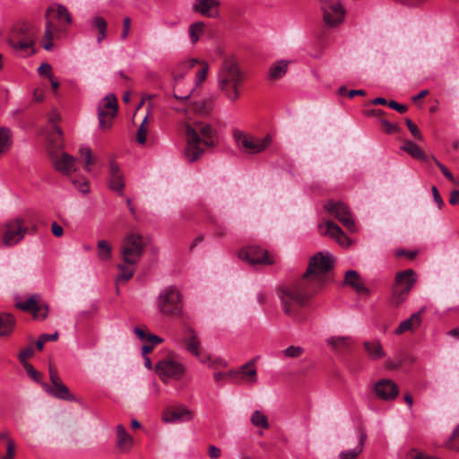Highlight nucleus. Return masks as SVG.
Returning <instances> with one entry per match:
<instances>
[{
    "mask_svg": "<svg viewBox=\"0 0 459 459\" xmlns=\"http://www.w3.org/2000/svg\"><path fill=\"white\" fill-rule=\"evenodd\" d=\"M159 312L168 317L179 318L183 316L184 296L175 285L163 288L157 297Z\"/></svg>",
    "mask_w": 459,
    "mask_h": 459,
    "instance_id": "obj_5",
    "label": "nucleus"
},
{
    "mask_svg": "<svg viewBox=\"0 0 459 459\" xmlns=\"http://www.w3.org/2000/svg\"><path fill=\"white\" fill-rule=\"evenodd\" d=\"M383 131L387 134H394L400 131L398 124H393L386 119L380 120Z\"/></svg>",
    "mask_w": 459,
    "mask_h": 459,
    "instance_id": "obj_52",
    "label": "nucleus"
},
{
    "mask_svg": "<svg viewBox=\"0 0 459 459\" xmlns=\"http://www.w3.org/2000/svg\"><path fill=\"white\" fill-rule=\"evenodd\" d=\"M48 371L52 386L47 383H42L41 386L43 390L57 399L74 401V396L70 393L69 388L61 380L56 368L50 364Z\"/></svg>",
    "mask_w": 459,
    "mask_h": 459,
    "instance_id": "obj_9",
    "label": "nucleus"
},
{
    "mask_svg": "<svg viewBox=\"0 0 459 459\" xmlns=\"http://www.w3.org/2000/svg\"><path fill=\"white\" fill-rule=\"evenodd\" d=\"M333 266V259L331 255L319 252L309 259L307 271L302 274L301 278L309 282L318 291L328 281V273Z\"/></svg>",
    "mask_w": 459,
    "mask_h": 459,
    "instance_id": "obj_4",
    "label": "nucleus"
},
{
    "mask_svg": "<svg viewBox=\"0 0 459 459\" xmlns=\"http://www.w3.org/2000/svg\"><path fill=\"white\" fill-rule=\"evenodd\" d=\"M327 343L337 351H344L352 344L351 337H331L327 339Z\"/></svg>",
    "mask_w": 459,
    "mask_h": 459,
    "instance_id": "obj_37",
    "label": "nucleus"
},
{
    "mask_svg": "<svg viewBox=\"0 0 459 459\" xmlns=\"http://www.w3.org/2000/svg\"><path fill=\"white\" fill-rule=\"evenodd\" d=\"M219 6L220 2L218 0H195L193 9L204 16L217 18L219 16Z\"/></svg>",
    "mask_w": 459,
    "mask_h": 459,
    "instance_id": "obj_22",
    "label": "nucleus"
},
{
    "mask_svg": "<svg viewBox=\"0 0 459 459\" xmlns=\"http://www.w3.org/2000/svg\"><path fill=\"white\" fill-rule=\"evenodd\" d=\"M244 79V73L234 57L222 62L217 75L218 86L230 101L235 102L239 98Z\"/></svg>",
    "mask_w": 459,
    "mask_h": 459,
    "instance_id": "obj_2",
    "label": "nucleus"
},
{
    "mask_svg": "<svg viewBox=\"0 0 459 459\" xmlns=\"http://www.w3.org/2000/svg\"><path fill=\"white\" fill-rule=\"evenodd\" d=\"M34 354V350L32 346H28L26 348H23L21 350V351L18 354V359L21 362V364L25 367V365H30L28 362V359L31 358Z\"/></svg>",
    "mask_w": 459,
    "mask_h": 459,
    "instance_id": "obj_47",
    "label": "nucleus"
},
{
    "mask_svg": "<svg viewBox=\"0 0 459 459\" xmlns=\"http://www.w3.org/2000/svg\"><path fill=\"white\" fill-rule=\"evenodd\" d=\"M251 422L255 427L269 429L270 425L267 417L261 411H255L251 415Z\"/></svg>",
    "mask_w": 459,
    "mask_h": 459,
    "instance_id": "obj_44",
    "label": "nucleus"
},
{
    "mask_svg": "<svg viewBox=\"0 0 459 459\" xmlns=\"http://www.w3.org/2000/svg\"><path fill=\"white\" fill-rule=\"evenodd\" d=\"M304 352V349L300 346H289L284 351H282V353L285 357L288 358H299L301 356Z\"/></svg>",
    "mask_w": 459,
    "mask_h": 459,
    "instance_id": "obj_51",
    "label": "nucleus"
},
{
    "mask_svg": "<svg viewBox=\"0 0 459 459\" xmlns=\"http://www.w3.org/2000/svg\"><path fill=\"white\" fill-rule=\"evenodd\" d=\"M186 336L181 340L185 349L194 357H200L201 341L196 332L192 327L185 330Z\"/></svg>",
    "mask_w": 459,
    "mask_h": 459,
    "instance_id": "obj_21",
    "label": "nucleus"
},
{
    "mask_svg": "<svg viewBox=\"0 0 459 459\" xmlns=\"http://www.w3.org/2000/svg\"><path fill=\"white\" fill-rule=\"evenodd\" d=\"M238 146L248 153H259L263 152L270 143V136L263 139L253 136L239 134L236 136Z\"/></svg>",
    "mask_w": 459,
    "mask_h": 459,
    "instance_id": "obj_17",
    "label": "nucleus"
},
{
    "mask_svg": "<svg viewBox=\"0 0 459 459\" xmlns=\"http://www.w3.org/2000/svg\"><path fill=\"white\" fill-rule=\"evenodd\" d=\"M402 150L409 153L414 159H417L424 162L428 161V157L426 156L424 152L415 143L410 140H406L403 142Z\"/></svg>",
    "mask_w": 459,
    "mask_h": 459,
    "instance_id": "obj_32",
    "label": "nucleus"
},
{
    "mask_svg": "<svg viewBox=\"0 0 459 459\" xmlns=\"http://www.w3.org/2000/svg\"><path fill=\"white\" fill-rule=\"evenodd\" d=\"M405 123L412 136L421 141L423 139V136L419 128L417 127V126L409 118L405 119Z\"/></svg>",
    "mask_w": 459,
    "mask_h": 459,
    "instance_id": "obj_57",
    "label": "nucleus"
},
{
    "mask_svg": "<svg viewBox=\"0 0 459 459\" xmlns=\"http://www.w3.org/2000/svg\"><path fill=\"white\" fill-rule=\"evenodd\" d=\"M117 100L115 94H108L103 99V106L98 108L99 123L101 129H108L117 112Z\"/></svg>",
    "mask_w": 459,
    "mask_h": 459,
    "instance_id": "obj_13",
    "label": "nucleus"
},
{
    "mask_svg": "<svg viewBox=\"0 0 459 459\" xmlns=\"http://www.w3.org/2000/svg\"><path fill=\"white\" fill-rule=\"evenodd\" d=\"M325 209L334 216L350 231L356 230V225L351 216L348 207L342 202L328 201L325 204Z\"/></svg>",
    "mask_w": 459,
    "mask_h": 459,
    "instance_id": "obj_14",
    "label": "nucleus"
},
{
    "mask_svg": "<svg viewBox=\"0 0 459 459\" xmlns=\"http://www.w3.org/2000/svg\"><path fill=\"white\" fill-rule=\"evenodd\" d=\"M199 63L198 59L191 58L181 62L173 72L174 80H183L184 74Z\"/></svg>",
    "mask_w": 459,
    "mask_h": 459,
    "instance_id": "obj_36",
    "label": "nucleus"
},
{
    "mask_svg": "<svg viewBox=\"0 0 459 459\" xmlns=\"http://www.w3.org/2000/svg\"><path fill=\"white\" fill-rule=\"evenodd\" d=\"M108 184L111 190L122 195L125 181L120 169L115 161H110L109 163Z\"/></svg>",
    "mask_w": 459,
    "mask_h": 459,
    "instance_id": "obj_20",
    "label": "nucleus"
},
{
    "mask_svg": "<svg viewBox=\"0 0 459 459\" xmlns=\"http://www.w3.org/2000/svg\"><path fill=\"white\" fill-rule=\"evenodd\" d=\"M319 230L322 235H327L335 238L341 245H344L345 241L348 240L342 229L331 221L319 224Z\"/></svg>",
    "mask_w": 459,
    "mask_h": 459,
    "instance_id": "obj_23",
    "label": "nucleus"
},
{
    "mask_svg": "<svg viewBox=\"0 0 459 459\" xmlns=\"http://www.w3.org/2000/svg\"><path fill=\"white\" fill-rule=\"evenodd\" d=\"M134 439L123 425L117 426V448L119 453H127L133 446Z\"/></svg>",
    "mask_w": 459,
    "mask_h": 459,
    "instance_id": "obj_24",
    "label": "nucleus"
},
{
    "mask_svg": "<svg viewBox=\"0 0 459 459\" xmlns=\"http://www.w3.org/2000/svg\"><path fill=\"white\" fill-rule=\"evenodd\" d=\"M15 318L12 314L0 313V338L10 336L15 326Z\"/></svg>",
    "mask_w": 459,
    "mask_h": 459,
    "instance_id": "obj_29",
    "label": "nucleus"
},
{
    "mask_svg": "<svg viewBox=\"0 0 459 459\" xmlns=\"http://www.w3.org/2000/svg\"><path fill=\"white\" fill-rule=\"evenodd\" d=\"M50 159L54 168L65 176L76 171V159L66 152H50Z\"/></svg>",
    "mask_w": 459,
    "mask_h": 459,
    "instance_id": "obj_16",
    "label": "nucleus"
},
{
    "mask_svg": "<svg viewBox=\"0 0 459 459\" xmlns=\"http://www.w3.org/2000/svg\"><path fill=\"white\" fill-rule=\"evenodd\" d=\"M143 247L142 236L134 233L126 235L120 247L123 262L129 265L137 264L143 255Z\"/></svg>",
    "mask_w": 459,
    "mask_h": 459,
    "instance_id": "obj_7",
    "label": "nucleus"
},
{
    "mask_svg": "<svg viewBox=\"0 0 459 459\" xmlns=\"http://www.w3.org/2000/svg\"><path fill=\"white\" fill-rule=\"evenodd\" d=\"M98 256L102 261H108L111 259V246L106 240H100L97 243Z\"/></svg>",
    "mask_w": 459,
    "mask_h": 459,
    "instance_id": "obj_43",
    "label": "nucleus"
},
{
    "mask_svg": "<svg viewBox=\"0 0 459 459\" xmlns=\"http://www.w3.org/2000/svg\"><path fill=\"white\" fill-rule=\"evenodd\" d=\"M199 361L203 364H206L210 367H214L216 364L222 365L223 361L220 359H212V356L209 353H202L200 351V357H196Z\"/></svg>",
    "mask_w": 459,
    "mask_h": 459,
    "instance_id": "obj_50",
    "label": "nucleus"
},
{
    "mask_svg": "<svg viewBox=\"0 0 459 459\" xmlns=\"http://www.w3.org/2000/svg\"><path fill=\"white\" fill-rule=\"evenodd\" d=\"M29 229L25 225L22 218H13L5 221L0 227L3 245L13 247L18 244L28 232Z\"/></svg>",
    "mask_w": 459,
    "mask_h": 459,
    "instance_id": "obj_8",
    "label": "nucleus"
},
{
    "mask_svg": "<svg viewBox=\"0 0 459 459\" xmlns=\"http://www.w3.org/2000/svg\"><path fill=\"white\" fill-rule=\"evenodd\" d=\"M39 304V296L35 294L24 301L17 302L15 306L17 308L22 311L30 312L32 315L33 311L36 310Z\"/></svg>",
    "mask_w": 459,
    "mask_h": 459,
    "instance_id": "obj_39",
    "label": "nucleus"
},
{
    "mask_svg": "<svg viewBox=\"0 0 459 459\" xmlns=\"http://www.w3.org/2000/svg\"><path fill=\"white\" fill-rule=\"evenodd\" d=\"M432 160L435 161L436 165L439 168L444 176L450 181L455 182V178L452 173L448 170V169L439 162L435 157H432Z\"/></svg>",
    "mask_w": 459,
    "mask_h": 459,
    "instance_id": "obj_59",
    "label": "nucleus"
},
{
    "mask_svg": "<svg viewBox=\"0 0 459 459\" xmlns=\"http://www.w3.org/2000/svg\"><path fill=\"white\" fill-rule=\"evenodd\" d=\"M56 17L59 20H64L66 23H71L72 19L68 10L63 6L58 5L56 8Z\"/></svg>",
    "mask_w": 459,
    "mask_h": 459,
    "instance_id": "obj_56",
    "label": "nucleus"
},
{
    "mask_svg": "<svg viewBox=\"0 0 459 459\" xmlns=\"http://www.w3.org/2000/svg\"><path fill=\"white\" fill-rule=\"evenodd\" d=\"M424 308L420 311L413 313L408 319L403 321L395 329V334H402L407 331H413L417 329L421 324V314Z\"/></svg>",
    "mask_w": 459,
    "mask_h": 459,
    "instance_id": "obj_25",
    "label": "nucleus"
},
{
    "mask_svg": "<svg viewBox=\"0 0 459 459\" xmlns=\"http://www.w3.org/2000/svg\"><path fill=\"white\" fill-rule=\"evenodd\" d=\"M316 292L317 290L301 277L277 288V295L281 300L283 313L299 323L306 320V316L302 311L303 307L309 304L311 298Z\"/></svg>",
    "mask_w": 459,
    "mask_h": 459,
    "instance_id": "obj_1",
    "label": "nucleus"
},
{
    "mask_svg": "<svg viewBox=\"0 0 459 459\" xmlns=\"http://www.w3.org/2000/svg\"><path fill=\"white\" fill-rule=\"evenodd\" d=\"M389 108L396 110L400 114H403L408 110V107L406 105L400 104L394 100L388 101Z\"/></svg>",
    "mask_w": 459,
    "mask_h": 459,
    "instance_id": "obj_62",
    "label": "nucleus"
},
{
    "mask_svg": "<svg viewBox=\"0 0 459 459\" xmlns=\"http://www.w3.org/2000/svg\"><path fill=\"white\" fill-rule=\"evenodd\" d=\"M345 283L351 285L358 293L368 294V290L363 284L359 273L350 270L345 273Z\"/></svg>",
    "mask_w": 459,
    "mask_h": 459,
    "instance_id": "obj_30",
    "label": "nucleus"
},
{
    "mask_svg": "<svg viewBox=\"0 0 459 459\" xmlns=\"http://www.w3.org/2000/svg\"><path fill=\"white\" fill-rule=\"evenodd\" d=\"M40 75L48 76V78L52 77V67L48 63H43L38 69Z\"/></svg>",
    "mask_w": 459,
    "mask_h": 459,
    "instance_id": "obj_61",
    "label": "nucleus"
},
{
    "mask_svg": "<svg viewBox=\"0 0 459 459\" xmlns=\"http://www.w3.org/2000/svg\"><path fill=\"white\" fill-rule=\"evenodd\" d=\"M359 444L353 449L342 451L340 454L341 459H356L363 451L364 444L367 440V434L362 428L358 429Z\"/></svg>",
    "mask_w": 459,
    "mask_h": 459,
    "instance_id": "obj_26",
    "label": "nucleus"
},
{
    "mask_svg": "<svg viewBox=\"0 0 459 459\" xmlns=\"http://www.w3.org/2000/svg\"><path fill=\"white\" fill-rule=\"evenodd\" d=\"M131 27V19L129 17H125L123 20V29L121 32V39L123 40L126 39L130 33Z\"/></svg>",
    "mask_w": 459,
    "mask_h": 459,
    "instance_id": "obj_60",
    "label": "nucleus"
},
{
    "mask_svg": "<svg viewBox=\"0 0 459 459\" xmlns=\"http://www.w3.org/2000/svg\"><path fill=\"white\" fill-rule=\"evenodd\" d=\"M28 374V376L32 379L34 380L35 382L39 383V384H42L43 382H41L42 380V374L40 372H39L38 370H36L33 366L31 364L30 365H25V367H23Z\"/></svg>",
    "mask_w": 459,
    "mask_h": 459,
    "instance_id": "obj_54",
    "label": "nucleus"
},
{
    "mask_svg": "<svg viewBox=\"0 0 459 459\" xmlns=\"http://www.w3.org/2000/svg\"><path fill=\"white\" fill-rule=\"evenodd\" d=\"M236 372L237 374L235 375V377L239 375L241 376L242 379H244L247 383L254 384L257 380L256 369L255 368L254 361H249L244 364L243 366H241L240 370Z\"/></svg>",
    "mask_w": 459,
    "mask_h": 459,
    "instance_id": "obj_31",
    "label": "nucleus"
},
{
    "mask_svg": "<svg viewBox=\"0 0 459 459\" xmlns=\"http://www.w3.org/2000/svg\"><path fill=\"white\" fill-rule=\"evenodd\" d=\"M372 391L378 399L392 401L398 395L399 387L393 380L384 378L373 385Z\"/></svg>",
    "mask_w": 459,
    "mask_h": 459,
    "instance_id": "obj_18",
    "label": "nucleus"
},
{
    "mask_svg": "<svg viewBox=\"0 0 459 459\" xmlns=\"http://www.w3.org/2000/svg\"><path fill=\"white\" fill-rule=\"evenodd\" d=\"M155 370L163 383H166L169 379H181L186 373V367L178 360L166 358L156 364Z\"/></svg>",
    "mask_w": 459,
    "mask_h": 459,
    "instance_id": "obj_10",
    "label": "nucleus"
},
{
    "mask_svg": "<svg viewBox=\"0 0 459 459\" xmlns=\"http://www.w3.org/2000/svg\"><path fill=\"white\" fill-rule=\"evenodd\" d=\"M52 12H54V9L53 8H48L47 10V13H46L47 22H46L45 32H44V35H43V48L46 50H50L52 48V47H53L52 40H53V30H54L55 26L48 20V15Z\"/></svg>",
    "mask_w": 459,
    "mask_h": 459,
    "instance_id": "obj_34",
    "label": "nucleus"
},
{
    "mask_svg": "<svg viewBox=\"0 0 459 459\" xmlns=\"http://www.w3.org/2000/svg\"><path fill=\"white\" fill-rule=\"evenodd\" d=\"M239 259L251 265H271L274 264L273 256L260 247L251 246L238 252Z\"/></svg>",
    "mask_w": 459,
    "mask_h": 459,
    "instance_id": "obj_11",
    "label": "nucleus"
},
{
    "mask_svg": "<svg viewBox=\"0 0 459 459\" xmlns=\"http://www.w3.org/2000/svg\"><path fill=\"white\" fill-rule=\"evenodd\" d=\"M215 99L208 97L194 102L193 109L199 115H208L214 108Z\"/></svg>",
    "mask_w": 459,
    "mask_h": 459,
    "instance_id": "obj_33",
    "label": "nucleus"
},
{
    "mask_svg": "<svg viewBox=\"0 0 459 459\" xmlns=\"http://www.w3.org/2000/svg\"><path fill=\"white\" fill-rule=\"evenodd\" d=\"M147 119H148V116H145L143 120L142 121V124L141 126H139L138 130H137V134H136V141L138 143L140 144H144L146 143V134H147V131L144 127V125L146 124L147 122Z\"/></svg>",
    "mask_w": 459,
    "mask_h": 459,
    "instance_id": "obj_53",
    "label": "nucleus"
},
{
    "mask_svg": "<svg viewBox=\"0 0 459 459\" xmlns=\"http://www.w3.org/2000/svg\"><path fill=\"white\" fill-rule=\"evenodd\" d=\"M91 25L99 30L97 41L100 43L106 38L107 22L100 16H95L91 21Z\"/></svg>",
    "mask_w": 459,
    "mask_h": 459,
    "instance_id": "obj_42",
    "label": "nucleus"
},
{
    "mask_svg": "<svg viewBox=\"0 0 459 459\" xmlns=\"http://www.w3.org/2000/svg\"><path fill=\"white\" fill-rule=\"evenodd\" d=\"M48 306L44 303H40L35 311H33L32 316L38 320H44L48 316Z\"/></svg>",
    "mask_w": 459,
    "mask_h": 459,
    "instance_id": "obj_48",
    "label": "nucleus"
},
{
    "mask_svg": "<svg viewBox=\"0 0 459 459\" xmlns=\"http://www.w3.org/2000/svg\"><path fill=\"white\" fill-rule=\"evenodd\" d=\"M363 346L370 359L377 360L385 356V352L378 340L365 341Z\"/></svg>",
    "mask_w": 459,
    "mask_h": 459,
    "instance_id": "obj_27",
    "label": "nucleus"
},
{
    "mask_svg": "<svg viewBox=\"0 0 459 459\" xmlns=\"http://www.w3.org/2000/svg\"><path fill=\"white\" fill-rule=\"evenodd\" d=\"M36 41H8L9 46L14 50L15 53L22 56H28L35 54Z\"/></svg>",
    "mask_w": 459,
    "mask_h": 459,
    "instance_id": "obj_28",
    "label": "nucleus"
},
{
    "mask_svg": "<svg viewBox=\"0 0 459 459\" xmlns=\"http://www.w3.org/2000/svg\"><path fill=\"white\" fill-rule=\"evenodd\" d=\"M192 411L186 406L180 405L172 409H167L162 413V420L167 423L178 421H189L193 419Z\"/></svg>",
    "mask_w": 459,
    "mask_h": 459,
    "instance_id": "obj_19",
    "label": "nucleus"
},
{
    "mask_svg": "<svg viewBox=\"0 0 459 459\" xmlns=\"http://www.w3.org/2000/svg\"><path fill=\"white\" fill-rule=\"evenodd\" d=\"M73 184L75 186V187H77V189L82 194H87L90 191V187H89V185H88L87 181L81 182V181H78V180H73Z\"/></svg>",
    "mask_w": 459,
    "mask_h": 459,
    "instance_id": "obj_63",
    "label": "nucleus"
},
{
    "mask_svg": "<svg viewBox=\"0 0 459 459\" xmlns=\"http://www.w3.org/2000/svg\"><path fill=\"white\" fill-rule=\"evenodd\" d=\"M174 98L181 101L188 100L194 91L193 87L190 85L187 89L185 90L183 87V80H174Z\"/></svg>",
    "mask_w": 459,
    "mask_h": 459,
    "instance_id": "obj_35",
    "label": "nucleus"
},
{
    "mask_svg": "<svg viewBox=\"0 0 459 459\" xmlns=\"http://www.w3.org/2000/svg\"><path fill=\"white\" fill-rule=\"evenodd\" d=\"M201 67L196 74V84L202 83L207 77L208 65L205 62L198 63Z\"/></svg>",
    "mask_w": 459,
    "mask_h": 459,
    "instance_id": "obj_55",
    "label": "nucleus"
},
{
    "mask_svg": "<svg viewBox=\"0 0 459 459\" xmlns=\"http://www.w3.org/2000/svg\"><path fill=\"white\" fill-rule=\"evenodd\" d=\"M288 62L284 60H281L275 64H273L269 71V76L273 80H277L281 78L288 70Z\"/></svg>",
    "mask_w": 459,
    "mask_h": 459,
    "instance_id": "obj_40",
    "label": "nucleus"
},
{
    "mask_svg": "<svg viewBox=\"0 0 459 459\" xmlns=\"http://www.w3.org/2000/svg\"><path fill=\"white\" fill-rule=\"evenodd\" d=\"M321 10L328 26H336L343 21L345 11L337 0H321Z\"/></svg>",
    "mask_w": 459,
    "mask_h": 459,
    "instance_id": "obj_12",
    "label": "nucleus"
},
{
    "mask_svg": "<svg viewBox=\"0 0 459 459\" xmlns=\"http://www.w3.org/2000/svg\"><path fill=\"white\" fill-rule=\"evenodd\" d=\"M79 152L82 158L84 160V169L90 172L91 170V165L94 163L95 160L92 157L91 151L89 147H81Z\"/></svg>",
    "mask_w": 459,
    "mask_h": 459,
    "instance_id": "obj_46",
    "label": "nucleus"
},
{
    "mask_svg": "<svg viewBox=\"0 0 459 459\" xmlns=\"http://www.w3.org/2000/svg\"><path fill=\"white\" fill-rule=\"evenodd\" d=\"M208 455L211 459H217L221 455V451L217 446L210 445L208 446Z\"/></svg>",
    "mask_w": 459,
    "mask_h": 459,
    "instance_id": "obj_64",
    "label": "nucleus"
},
{
    "mask_svg": "<svg viewBox=\"0 0 459 459\" xmlns=\"http://www.w3.org/2000/svg\"><path fill=\"white\" fill-rule=\"evenodd\" d=\"M62 140V130L59 126L54 125L52 128V132L49 135V141L54 143V145L58 148L61 147V142Z\"/></svg>",
    "mask_w": 459,
    "mask_h": 459,
    "instance_id": "obj_49",
    "label": "nucleus"
},
{
    "mask_svg": "<svg viewBox=\"0 0 459 459\" xmlns=\"http://www.w3.org/2000/svg\"><path fill=\"white\" fill-rule=\"evenodd\" d=\"M415 281L413 270L407 269L398 273L395 276L390 304L394 307H400L407 299Z\"/></svg>",
    "mask_w": 459,
    "mask_h": 459,
    "instance_id": "obj_6",
    "label": "nucleus"
},
{
    "mask_svg": "<svg viewBox=\"0 0 459 459\" xmlns=\"http://www.w3.org/2000/svg\"><path fill=\"white\" fill-rule=\"evenodd\" d=\"M186 134L187 144L185 156L189 162L197 160L204 153V150L199 146L201 143L200 135L203 136L202 142L204 145L208 147L215 145L216 132L209 124L197 122L194 126L186 125Z\"/></svg>",
    "mask_w": 459,
    "mask_h": 459,
    "instance_id": "obj_3",
    "label": "nucleus"
},
{
    "mask_svg": "<svg viewBox=\"0 0 459 459\" xmlns=\"http://www.w3.org/2000/svg\"><path fill=\"white\" fill-rule=\"evenodd\" d=\"M204 23L202 22H197L192 23L189 27V36L193 44L196 43L202 33L204 32Z\"/></svg>",
    "mask_w": 459,
    "mask_h": 459,
    "instance_id": "obj_45",
    "label": "nucleus"
},
{
    "mask_svg": "<svg viewBox=\"0 0 459 459\" xmlns=\"http://www.w3.org/2000/svg\"><path fill=\"white\" fill-rule=\"evenodd\" d=\"M12 147V133L7 127H0V155L9 152Z\"/></svg>",
    "mask_w": 459,
    "mask_h": 459,
    "instance_id": "obj_38",
    "label": "nucleus"
},
{
    "mask_svg": "<svg viewBox=\"0 0 459 459\" xmlns=\"http://www.w3.org/2000/svg\"><path fill=\"white\" fill-rule=\"evenodd\" d=\"M117 269L120 271L116 279L117 283L129 281L134 276L135 272L134 265H129L127 264H117Z\"/></svg>",
    "mask_w": 459,
    "mask_h": 459,
    "instance_id": "obj_41",
    "label": "nucleus"
},
{
    "mask_svg": "<svg viewBox=\"0 0 459 459\" xmlns=\"http://www.w3.org/2000/svg\"><path fill=\"white\" fill-rule=\"evenodd\" d=\"M15 455V444L12 438H7L6 454L1 459H13Z\"/></svg>",
    "mask_w": 459,
    "mask_h": 459,
    "instance_id": "obj_58",
    "label": "nucleus"
},
{
    "mask_svg": "<svg viewBox=\"0 0 459 459\" xmlns=\"http://www.w3.org/2000/svg\"><path fill=\"white\" fill-rule=\"evenodd\" d=\"M39 30L29 22H18L10 30L7 41H36Z\"/></svg>",
    "mask_w": 459,
    "mask_h": 459,
    "instance_id": "obj_15",
    "label": "nucleus"
}]
</instances>
